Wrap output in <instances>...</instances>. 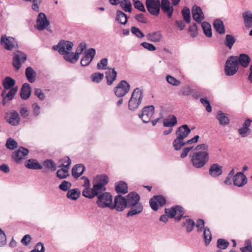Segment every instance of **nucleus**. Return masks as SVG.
I'll list each match as a JSON object with an SVG mask.
<instances>
[{"label": "nucleus", "mask_w": 252, "mask_h": 252, "mask_svg": "<svg viewBox=\"0 0 252 252\" xmlns=\"http://www.w3.org/2000/svg\"><path fill=\"white\" fill-rule=\"evenodd\" d=\"M125 197L127 208L130 210L126 214V217H132L140 214L143 210V206L140 202V196L136 192L131 191Z\"/></svg>", "instance_id": "f257e3e1"}, {"label": "nucleus", "mask_w": 252, "mask_h": 252, "mask_svg": "<svg viewBox=\"0 0 252 252\" xmlns=\"http://www.w3.org/2000/svg\"><path fill=\"white\" fill-rule=\"evenodd\" d=\"M209 159L208 152L197 151L194 153L191 156V162L195 168H201L206 164Z\"/></svg>", "instance_id": "f03ea898"}, {"label": "nucleus", "mask_w": 252, "mask_h": 252, "mask_svg": "<svg viewBox=\"0 0 252 252\" xmlns=\"http://www.w3.org/2000/svg\"><path fill=\"white\" fill-rule=\"evenodd\" d=\"M143 96V89L139 88H135L133 91L128 101V109L133 111L136 110L141 103Z\"/></svg>", "instance_id": "7ed1b4c3"}, {"label": "nucleus", "mask_w": 252, "mask_h": 252, "mask_svg": "<svg viewBox=\"0 0 252 252\" xmlns=\"http://www.w3.org/2000/svg\"><path fill=\"white\" fill-rule=\"evenodd\" d=\"M96 197L97 199L96 204L99 208H111L113 202V196L111 193L103 190L98 191Z\"/></svg>", "instance_id": "20e7f679"}, {"label": "nucleus", "mask_w": 252, "mask_h": 252, "mask_svg": "<svg viewBox=\"0 0 252 252\" xmlns=\"http://www.w3.org/2000/svg\"><path fill=\"white\" fill-rule=\"evenodd\" d=\"M165 213L170 218H175L176 221H179L184 216L185 210L183 207L180 205H176L170 209H165Z\"/></svg>", "instance_id": "39448f33"}, {"label": "nucleus", "mask_w": 252, "mask_h": 252, "mask_svg": "<svg viewBox=\"0 0 252 252\" xmlns=\"http://www.w3.org/2000/svg\"><path fill=\"white\" fill-rule=\"evenodd\" d=\"M0 44L4 49L12 51L18 49L19 46L17 40L12 36H8L6 34H2L0 38Z\"/></svg>", "instance_id": "423d86ee"}, {"label": "nucleus", "mask_w": 252, "mask_h": 252, "mask_svg": "<svg viewBox=\"0 0 252 252\" xmlns=\"http://www.w3.org/2000/svg\"><path fill=\"white\" fill-rule=\"evenodd\" d=\"M161 0H146L145 5L148 12L153 16H158L160 13Z\"/></svg>", "instance_id": "0eeeda50"}, {"label": "nucleus", "mask_w": 252, "mask_h": 252, "mask_svg": "<svg viewBox=\"0 0 252 252\" xmlns=\"http://www.w3.org/2000/svg\"><path fill=\"white\" fill-rule=\"evenodd\" d=\"M127 208L125 197L118 194L114 197V203L112 202L111 209H116L118 212H122Z\"/></svg>", "instance_id": "6e6552de"}, {"label": "nucleus", "mask_w": 252, "mask_h": 252, "mask_svg": "<svg viewBox=\"0 0 252 252\" xmlns=\"http://www.w3.org/2000/svg\"><path fill=\"white\" fill-rule=\"evenodd\" d=\"M130 85L125 80H122L114 89L115 95L118 97L124 96L129 91Z\"/></svg>", "instance_id": "1a4fd4ad"}, {"label": "nucleus", "mask_w": 252, "mask_h": 252, "mask_svg": "<svg viewBox=\"0 0 252 252\" xmlns=\"http://www.w3.org/2000/svg\"><path fill=\"white\" fill-rule=\"evenodd\" d=\"M4 120L10 125L17 126L19 125L20 117L17 112L15 110H11L5 113Z\"/></svg>", "instance_id": "9d476101"}, {"label": "nucleus", "mask_w": 252, "mask_h": 252, "mask_svg": "<svg viewBox=\"0 0 252 252\" xmlns=\"http://www.w3.org/2000/svg\"><path fill=\"white\" fill-rule=\"evenodd\" d=\"M154 112L155 107L153 105L147 106L142 109L141 113L139 114V117L144 123H148L151 121Z\"/></svg>", "instance_id": "9b49d317"}, {"label": "nucleus", "mask_w": 252, "mask_h": 252, "mask_svg": "<svg viewBox=\"0 0 252 252\" xmlns=\"http://www.w3.org/2000/svg\"><path fill=\"white\" fill-rule=\"evenodd\" d=\"M73 47V43L70 41L61 40L56 45H54L53 49L58 51L61 55L63 52H64V49L68 51H71Z\"/></svg>", "instance_id": "f8f14e48"}, {"label": "nucleus", "mask_w": 252, "mask_h": 252, "mask_svg": "<svg viewBox=\"0 0 252 252\" xmlns=\"http://www.w3.org/2000/svg\"><path fill=\"white\" fill-rule=\"evenodd\" d=\"M251 61V59L248 55L242 53L239 56L229 57L225 63H250Z\"/></svg>", "instance_id": "ddd939ff"}, {"label": "nucleus", "mask_w": 252, "mask_h": 252, "mask_svg": "<svg viewBox=\"0 0 252 252\" xmlns=\"http://www.w3.org/2000/svg\"><path fill=\"white\" fill-rule=\"evenodd\" d=\"M50 24L45 13L40 12L38 14L36 19V25L35 27L39 31H43Z\"/></svg>", "instance_id": "4468645a"}, {"label": "nucleus", "mask_w": 252, "mask_h": 252, "mask_svg": "<svg viewBox=\"0 0 252 252\" xmlns=\"http://www.w3.org/2000/svg\"><path fill=\"white\" fill-rule=\"evenodd\" d=\"M67 164H61L59 167H62L58 170L56 172L57 177L60 179H65L69 176L68 170L69 166L71 164V161L69 158H67Z\"/></svg>", "instance_id": "2eb2a0df"}, {"label": "nucleus", "mask_w": 252, "mask_h": 252, "mask_svg": "<svg viewBox=\"0 0 252 252\" xmlns=\"http://www.w3.org/2000/svg\"><path fill=\"white\" fill-rule=\"evenodd\" d=\"M192 17L198 23H201L204 19V15L201 8L196 5H194L191 9Z\"/></svg>", "instance_id": "dca6fc26"}, {"label": "nucleus", "mask_w": 252, "mask_h": 252, "mask_svg": "<svg viewBox=\"0 0 252 252\" xmlns=\"http://www.w3.org/2000/svg\"><path fill=\"white\" fill-rule=\"evenodd\" d=\"M108 177L106 175H100L98 179L97 182L93 185L94 189L98 191L103 190L106 191V188L105 187L108 183Z\"/></svg>", "instance_id": "f3484780"}, {"label": "nucleus", "mask_w": 252, "mask_h": 252, "mask_svg": "<svg viewBox=\"0 0 252 252\" xmlns=\"http://www.w3.org/2000/svg\"><path fill=\"white\" fill-rule=\"evenodd\" d=\"M29 153L28 149L20 146L19 149L15 151L12 154V158L15 162L19 163L20 161Z\"/></svg>", "instance_id": "a211bd4d"}, {"label": "nucleus", "mask_w": 252, "mask_h": 252, "mask_svg": "<svg viewBox=\"0 0 252 252\" xmlns=\"http://www.w3.org/2000/svg\"><path fill=\"white\" fill-rule=\"evenodd\" d=\"M239 64H225L224 71L227 76L234 75L239 69ZM244 67H248L249 64H240Z\"/></svg>", "instance_id": "6ab92c4d"}, {"label": "nucleus", "mask_w": 252, "mask_h": 252, "mask_svg": "<svg viewBox=\"0 0 252 252\" xmlns=\"http://www.w3.org/2000/svg\"><path fill=\"white\" fill-rule=\"evenodd\" d=\"M95 54L96 51L94 48H90L86 50L83 53V57L80 63H82V62L91 63L94 58Z\"/></svg>", "instance_id": "aec40b11"}, {"label": "nucleus", "mask_w": 252, "mask_h": 252, "mask_svg": "<svg viewBox=\"0 0 252 252\" xmlns=\"http://www.w3.org/2000/svg\"><path fill=\"white\" fill-rule=\"evenodd\" d=\"M173 6L171 5L170 0H161L160 8L169 18L172 16L174 10Z\"/></svg>", "instance_id": "412c9836"}, {"label": "nucleus", "mask_w": 252, "mask_h": 252, "mask_svg": "<svg viewBox=\"0 0 252 252\" xmlns=\"http://www.w3.org/2000/svg\"><path fill=\"white\" fill-rule=\"evenodd\" d=\"M247 178L243 172H239L233 176V184L234 186L241 187L247 183Z\"/></svg>", "instance_id": "4be33fe9"}, {"label": "nucleus", "mask_w": 252, "mask_h": 252, "mask_svg": "<svg viewBox=\"0 0 252 252\" xmlns=\"http://www.w3.org/2000/svg\"><path fill=\"white\" fill-rule=\"evenodd\" d=\"M190 132L191 130L188 126L187 125H183L177 128L176 134L177 137L179 138V139L184 140L189 135Z\"/></svg>", "instance_id": "5701e85b"}, {"label": "nucleus", "mask_w": 252, "mask_h": 252, "mask_svg": "<svg viewBox=\"0 0 252 252\" xmlns=\"http://www.w3.org/2000/svg\"><path fill=\"white\" fill-rule=\"evenodd\" d=\"M203 230V238L204 240L206 246H208L212 240V234L209 228L208 227H202L199 226L197 227V231L199 233Z\"/></svg>", "instance_id": "b1692460"}, {"label": "nucleus", "mask_w": 252, "mask_h": 252, "mask_svg": "<svg viewBox=\"0 0 252 252\" xmlns=\"http://www.w3.org/2000/svg\"><path fill=\"white\" fill-rule=\"evenodd\" d=\"M222 167L218 163L211 165L209 169V175L214 178L218 177L222 174Z\"/></svg>", "instance_id": "393cba45"}, {"label": "nucleus", "mask_w": 252, "mask_h": 252, "mask_svg": "<svg viewBox=\"0 0 252 252\" xmlns=\"http://www.w3.org/2000/svg\"><path fill=\"white\" fill-rule=\"evenodd\" d=\"M27 59V55L23 52L16 50L13 53L12 63H25Z\"/></svg>", "instance_id": "a878e982"}, {"label": "nucleus", "mask_w": 252, "mask_h": 252, "mask_svg": "<svg viewBox=\"0 0 252 252\" xmlns=\"http://www.w3.org/2000/svg\"><path fill=\"white\" fill-rule=\"evenodd\" d=\"M147 40L153 42H158L162 38V35L160 31L149 32L146 35Z\"/></svg>", "instance_id": "bb28decb"}, {"label": "nucleus", "mask_w": 252, "mask_h": 252, "mask_svg": "<svg viewBox=\"0 0 252 252\" xmlns=\"http://www.w3.org/2000/svg\"><path fill=\"white\" fill-rule=\"evenodd\" d=\"M31 88L30 84L25 83L23 84L20 91V96L23 100L28 99L31 94Z\"/></svg>", "instance_id": "cd10ccee"}, {"label": "nucleus", "mask_w": 252, "mask_h": 252, "mask_svg": "<svg viewBox=\"0 0 252 252\" xmlns=\"http://www.w3.org/2000/svg\"><path fill=\"white\" fill-rule=\"evenodd\" d=\"M85 170V167L83 164H75L72 169V175L75 179H77L83 173Z\"/></svg>", "instance_id": "c85d7f7f"}, {"label": "nucleus", "mask_w": 252, "mask_h": 252, "mask_svg": "<svg viewBox=\"0 0 252 252\" xmlns=\"http://www.w3.org/2000/svg\"><path fill=\"white\" fill-rule=\"evenodd\" d=\"M105 73L106 78L107 79V84L108 85H112L116 78L117 71L114 68H108Z\"/></svg>", "instance_id": "c756f323"}, {"label": "nucleus", "mask_w": 252, "mask_h": 252, "mask_svg": "<svg viewBox=\"0 0 252 252\" xmlns=\"http://www.w3.org/2000/svg\"><path fill=\"white\" fill-rule=\"evenodd\" d=\"M25 166L30 169L39 170L42 169L43 166L35 159H29L25 164Z\"/></svg>", "instance_id": "7c9ffc66"}, {"label": "nucleus", "mask_w": 252, "mask_h": 252, "mask_svg": "<svg viewBox=\"0 0 252 252\" xmlns=\"http://www.w3.org/2000/svg\"><path fill=\"white\" fill-rule=\"evenodd\" d=\"M128 18L127 15L122 11L118 10L116 11L115 20L118 23L125 25L127 23Z\"/></svg>", "instance_id": "2f4dec72"}, {"label": "nucleus", "mask_w": 252, "mask_h": 252, "mask_svg": "<svg viewBox=\"0 0 252 252\" xmlns=\"http://www.w3.org/2000/svg\"><path fill=\"white\" fill-rule=\"evenodd\" d=\"M177 124V119L175 116L169 115L167 118L163 120V125L164 127H172Z\"/></svg>", "instance_id": "473e14b6"}, {"label": "nucleus", "mask_w": 252, "mask_h": 252, "mask_svg": "<svg viewBox=\"0 0 252 252\" xmlns=\"http://www.w3.org/2000/svg\"><path fill=\"white\" fill-rule=\"evenodd\" d=\"M18 91V87L16 86L11 89H9V92L6 94L5 97L2 98V104L3 105H5L8 101L11 100L15 95Z\"/></svg>", "instance_id": "72a5a7b5"}, {"label": "nucleus", "mask_w": 252, "mask_h": 252, "mask_svg": "<svg viewBox=\"0 0 252 252\" xmlns=\"http://www.w3.org/2000/svg\"><path fill=\"white\" fill-rule=\"evenodd\" d=\"M115 190L118 193L126 194L128 192L127 185L124 181H120L116 183Z\"/></svg>", "instance_id": "f704fd0d"}, {"label": "nucleus", "mask_w": 252, "mask_h": 252, "mask_svg": "<svg viewBox=\"0 0 252 252\" xmlns=\"http://www.w3.org/2000/svg\"><path fill=\"white\" fill-rule=\"evenodd\" d=\"M213 26L216 31L220 34L225 33L224 25L222 20L220 19H216L213 22Z\"/></svg>", "instance_id": "c9c22d12"}, {"label": "nucleus", "mask_w": 252, "mask_h": 252, "mask_svg": "<svg viewBox=\"0 0 252 252\" xmlns=\"http://www.w3.org/2000/svg\"><path fill=\"white\" fill-rule=\"evenodd\" d=\"M80 190L77 188H75L68 190L66 197L70 200H76L80 197Z\"/></svg>", "instance_id": "e433bc0d"}, {"label": "nucleus", "mask_w": 252, "mask_h": 252, "mask_svg": "<svg viewBox=\"0 0 252 252\" xmlns=\"http://www.w3.org/2000/svg\"><path fill=\"white\" fill-rule=\"evenodd\" d=\"M98 191L94 189V186H93L91 189L90 188H85L82 191V195L86 198L92 199L97 195Z\"/></svg>", "instance_id": "4c0bfd02"}, {"label": "nucleus", "mask_w": 252, "mask_h": 252, "mask_svg": "<svg viewBox=\"0 0 252 252\" xmlns=\"http://www.w3.org/2000/svg\"><path fill=\"white\" fill-rule=\"evenodd\" d=\"M217 119L219 121L220 125L226 126L229 124V119L221 111L217 112Z\"/></svg>", "instance_id": "58836bf2"}, {"label": "nucleus", "mask_w": 252, "mask_h": 252, "mask_svg": "<svg viewBox=\"0 0 252 252\" xmlns=\"http://www.w3.org/2000/svg\"><path fill=\"white\" fill-rule=\"evenodd\" d=\"M15 81L10 77H6L2 81V86L5 90H9L14 87Z\"/></svg>", "instance_id": "ea45409f"}, {"label": "nucleus", "mask_w": 252, "mask_h": 252, "mask_svg": "<svg viewBox=\"0 0 252 252\" xmlns=\"http://www.w3.org/2000/svg\"><path fill=\"white\" fill-rule=\"evenodd\" d=\"M236 39L232 34H226L224 40V45L229 49H231L235 43Z\"/></svg>", "instance_id": "a19ab883"}, {"label": "nucleus", "mask_w": 252, "mask_h": 252, "mask_svg": "<svg viewBox=\"0 0 252 252\" xmlns=\"http://www.w3.org/2000/svg\"><path fill=\"white\" fill-rule=\"evenodd\" d=\"M64 52H63L61 55L63 56L64 60L68 62L72 63L74 62H77L78 59L74 57V52H70V51L66 50L64 49Z\"/></svg>", "instance_id": "79ce46f5"}, {"label": "nucleus", "mask_w": 252, "mask_h": 252, "mask_svg": "<svg viewBox=\"0 0 252 252\" xmlns=\"http://www.w3.org/2000/svg\"><path fill=\"white\" fill-rule=\"evenodd\" d=\"M243 17L247 28H252V13L248 11L243 13Z\"/></svg>", "instance_id": "37998d69"}, {"label": "nucleus", "mask_w": 252, "mask_h": 252, "mask_svg": "<svg viewBox=\"0 0 252 252\" xmlns=\"http://www.w3.org/2000/svg\"><path fill=\"white\" fill-rule=\"evenodd\" d=\"M26 76L30 83H33L35 80L36 72L31 67H28L26 69Z\"/></svg>", "instance_id": "c03bdc74"}, {"label": "nucleus", "mask_w": 252, "mask_h": 252, "mask_svg": "<svg viewBox=\"0 0 252 252\" xmlns=\"http://www.w3.org/2000/svg\"><path fill=\"white\" fill-rule=\"evenodd\" d=\"M201 27L205 35L208 37H212V32L210 24L208 22L204 21L201 23Z\"/></svg>", "instance_id": "a18cd8bd"}, {"label": "nucleus", "mask_w": 252, "mask_h": 252, "mask_svg": "<svg viewBox=\"0 0 252 252\" xmlns=\"http://www.w3.org/2000/svg\"><path fill=\"white\" fill-rule=\"evenodd\" d=\"M43 165L51 171H55L57 169L56 163L51 159H47L43 162Z\"/></svg>", "instance_id": "49530a36"}, {"label": "nucleus", "mask_w": 252, "mask_h": 252, "mask_svg": "<svg viewBox=\"0 0 252 252\" xmlns=\"http://www.w3.org/2000/svg\"><path fill=\"white\" fill-rule=\"evenodd\" d=\"M229 246V242L222 238H219L217 241V247L220 250H225Z\"/></svg>", "instance_id": "de8ad7c7"}, {"label": "nucleus", "mask_w": 252, "mask_h": 252, "mask_svg": "<svg viewBox=\"0 0 252 252\" xmlns=\"http://www.w3.org/2000/svg\"><path fill=\"white\" fill-rule=\"evenodd\" d=\"M172 144L173 147L176 151H179L181 150L183 146L186 145V142H184V140L180 138L179 139L178 137L174 140Z\"/></svg>", "instance_id": "09e8293b"}, {"label": "nucleus", "mask_w": 252, "mask_h": 252, "mask_svg": "<svg viewBox=\"0 0 252 252\" xmlns=\"http://www.w3.org/2000/svg\"><path fill=\"white\" fill-rule=\"evenodd\" d=\"M195 225V222L192 219L186 220V221L183 223V226L186 227V231L188 233L192 231Z\"/></svg>", "instance_id": "8fccbe9b"}, {"label": "nucleus", "mask_w": 252, "mask_h": 252, "mask_svg": "<svg viewBox=\"0 0 252 252\" xmlns=\"http://www.w3.org/2000/svg\"><path fill=\"white\" fill-rule=\"evenodd\" d=\"M86 48V44L83 42L80 43L75 52L74 53V57L76 58L78 60L80 55L84 53L83 51Z\"/></svg>", "instance_id": "3c124183"}, {"label": "nucleus", "mask_w": 252, "mask_h": 252, "mask_svg": "<svg viewBox=\"0 0 252 252\" xmlns=\"http://www.w3.org/2000/svg\"><path fill=\"white\" fill-rule=\"evenodd\" d=\"M182 14L184 20L187 23L190 22V11L189 8L184 7L182 10Z\"/></svg>", "instance_id": "603ef678"}, {"label": "nucleus", "mask_w": 252, "mask_h": 252, "mask_svg": "<svg viewBox=\"0 0 252 252\" xmlns=\"http://www.w3.org/2000/svg\"><path fill=\"white\" fill-rule=\"evenodd\" d=\"M5 145L7 149L14 150L18 147V143L14 139L9 138L6 140Z\"/></svg>", "instance_id": "864d4df0"}, {"label": "nucleus", "mask_w": 252, "mask_h": 252, "mask_svg": "<svg viewBox=\"0 0 252 252\" xmlns=\"http://www.w3.org/2000/svg\"><path fill=\"white\" fill-rule=\"evenodd\" d=\"M103 73H101L100 72L94 73L91 76L92 81L97 83H99L103 79Z\"/></svg>", "instance_id": "5fc2aeb1"}, {"label": "nucleus", "mask_w": 252, "mask_h": 252, "mask_svg": "<svg viewBox=\"0 0 252 252\" xmlns=\"http://www.w3.org/2000/svg\"><path fill=\"white\" fill-rule=\"evenodd\" d=\"M134 8L140 11L145 12L146 9L143 3L139 0H133Z\"/></svg>", "instance_id": "6e6d98bb"}, {"label": "nucleus", "mask_w": 252, "mask_h": 252, "mask_svg": "<svg viewBox=\"0 0 252 252\" xmlns=\"http://www.w3.org/2000/svg\"><path fill=\"white\" fill-rule=\"evenodd\" d=\"M71 186L72 184L70 182L63 180L59 185V188L63 191H68V189L71 188Z\"/></svg>", "instance_id": "4d7b16f0"}, {"label": "nucleus", "mask_w": 252, "mask_h": 252, "mask_svg": "<svg viewBox=\"0 0 252 252\" xmlns=\"http://www.w3.org/2000/svg\"><path fill=\"white\" fill-rule=\"evenodd\" d=\"M245 246L240 249L241 252H252V246L251 241L246 240L245 242Z\"/></svg>", "instance_id": "13d9d810"}, {"label": "nucleus", "mask_w": 252, "mask_h": 252, "mask_svg": "<svg viewBox=\"0 0 252 252\" xmlns=\"http://www.w3.org/2000/svg\"><path fill=\"white\" fill-rule=\"evenodd\" d=\"M166 79L167 82L173 86H177L181 83L179 80L169 75L166 76Z\"/></svg>", "instance_id": "bf43d9fd"}, {"label": "nucleus", "mask_w": 252, "mask_h": 252, "mask_svg": "<svg viewBox=\"0 0 252 252\" xmlns=\"http://www.w3.org/2000/svg\"><path fill=\"white\" fill-rule=\"evenodd\" d=\"M131 32L139 38H143L145 36V34L138 28L135 27H132L131 28Z\"/></svg>", "instance_id": "052dcab7"}, {"label": "nucleus", "mask_w": 252, "mask_h": 252, "mask_svg": "<svg viewBox=\"0 0 252 252\" xmlns=\"http://www.w3.org/2000/svg\"><path fill=\"white\" fill-rule=\"evenodd\" d=\"M189 32L192 37H195L198 34L197 26L195 23H193L189 28Z\"/></svg>", "instance_id": "680f3d73"}, {"label": "nucleus", "mask_w": 252, "mask_h": 252, "mask_svg": "<svg viewBox=\"0 0 252 252\" xmlns=\"http://www.w3.org/2000/svg\"><path fill=\"white\" fill-rule=\"evenodd\" d=\"M120 6L126 12H131L132 11V4L131 3L126 4L124 3L123 1H120Z\"/></svg>", "instance_id": "e2e57ef3"}, {"label": "nucleus", "mask_w": 252, "mask_h": 252, "mask_svg": "<svg viewBox=\"0 0 252 252\" xmlns=\"http://www.w3.org/2000/svg\"><path fill=\"white\" fill-rule=\"evenodd\" d=\"M156 200L159 204V205L162 207L166 203V200L164 196L162 195H158L154 196Z\"/></svg>", "instance_id": "0e129e2a"}, {"label": "nucleus", "mask_w": 252, "mask_h": 252, "mask_svg": "<svg viewBox=\"0 0 252 252\" xmlns=\"http://www.w3.org/2000/svg\"><path fill=\"white\" fill-rule=\"evenodd\" d=\"M200 101L206 108V110L208 112L212 111V107L209 101L206 98H200Z\"/></svg>", "instance_id": "69168bd1"}, {"label": "nucleus", "mask_w": 252, "mask_h": 252, "mask_svg": "<svg viewBox=\"0 0 252 252\" xmlns=\"http://www.w3.org/2000/svg\"><path fill=\"white\" fill-rule=\"evenodd\" d=\"M45 252V248L42 242H38L35 248L32 250L30 252Z\"/></svg>", "instance_id": "338daca9"}, {"label": "nucleus", "mask_w": 252, "mask_h": 252, "mask_svg": "<svg viewBox=\"0 0 252 252\" xmlns=\"http://www.w3.org/2000/svg\"><path fill=\"white\" fill-rule=\"evenodd\" d=\"M134 19L138 22L143 24H146L147 20L145 18L144 15L142 13L136 14L134 16Z\"/></svg>", "instance_id": "774afa93"}]
</instances>
